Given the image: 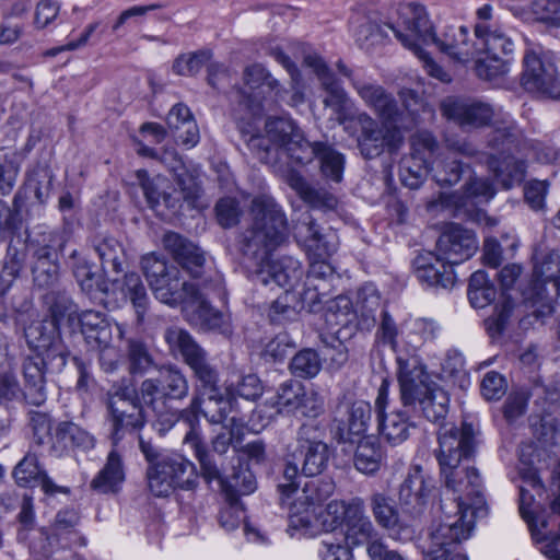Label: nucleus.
Masks as SVG:
<instances>
[{"instance_id":"nucleus-1","label":"nucleus","mask_w":560,"mask_h":560,"mask_svg":"<svg viewBox=\"0 0 560 560\" xmlns=\"http://www.w3.org/2000/svg\"><path fill=\"white\" fill-rule=\"evenodd\" d=\"M249 217L250 224L240 234L237 244L253 280L264 285L273 282L290 291L304 275L301 262L291 256L271 259L289 240L285 212L272 196L261 194L252 199Z\"/></svg>"},{"instance_id":"nucleus-2","label":"nucleus","mask_w":560,"mask_h":560,"mask_svg":"<svg viewBox=\"0 0 560 560\" xmlns=\"http://www.w3.org/2000/svg\"><path fill=\"white\" fill-rule=\"evenodd\" d=\"M439 448L435 456L444 480L445 498L441 500L444 522L458 521L467 524L487 515L483 482L477 468L463 465L477 448L476 430L471 423L462 422L459 428L442 425L438 432Z\"/></svg>"},{"instance_id":"nucleus-3","label":"nucleus","mask_w":560,"mask_h":560,"mask_svg":"<svg viewBox=\"0 0 560 560\" xmlns=\"http://www.w3.org/2000/svg\"><path fill=\"white\" fill-rule=\"evenodd\" d=\"M337 69L348 78L364 105L378 118H373L366 112L353 115L354 125L359 128L357 142L362 155L373 159L385 149L396 151L404 139L399 129L404 113L394 94L375 80L365 78L361 71L348 68L341 60L337 62Z\"/></svg>"},{"instance_id":"nucleus-4","label":"nucleus","mask_w":560,"mask_h":560,"mask_svg":"<svg viewBox=\"0 0 560 560\" xmlns=\"http://www.w3.org/2000/svg\"><path fill=\"white\" fill-rule=\"evenodd\" d=\"M266 137L252 136V153L262 163L277 165L287 159L293 164H308L315 158L322 174L336 183L342 179L345 156L327 142H310L293 119L270 116L266 119Z\"/></svg>"},{"instance_id":"nucleus-5","label":"nucleus","mask_w":560,"mask_h":560,"mask_svg":"<svg viewBox=\"0 0 560 560\" xmlns=\"http://www.w3.org/2000/svg\"><path fill=\"white\" fill-rule=\"evenodd\" d=\"M210 288H202L180 277L176 268L164 281L154 288L155 298L171 306L182 305L186 319L194 326L206 330H214L222 335L232 334L230 316L213 308L208 302Z\"/></svg>"},{"instance_id":"nucleus-6","label":"nucleus","mask_w":560,"mask_h":560,"mask_svg":"<svg viewBox=\"0 0 560 560\" xmlns=\"http://www.w3.org/2000/svg\"><path fill=\"white\" fill-rule=\"evenodd\" d=\"M388 27L405 47L418 48V42H421L424 45L435 44L441 51L457 60L468 56L467 28L446 25L436 34L425 8L420 4L402 5L397 24Z\"/></svg>"},{"instance_id":"nucleus-7","label":"nucleus","mask_w":560,"mask_h":560,"mask_svg":"<svg viewBox=\"0 0 560 560\" xmlns=\"http://www.w3.org/2000/svg\"><path fill=\"white\" fill-rule=\"evenodd\" d=\"M400 401L407 411L438 423L445 419L450 396L441 386L430 380L419 360H411L398 373Z\"/></svg>"},{"instance_id":"nucleus-8","label":"nucleus","mask_w":560,"mask_h":560,"mask_svg":"<svg viewBox=\"0 0 560 560\" xmlns=\"http://www.w3.org/2000/svg\"><path fill=\"white\" fill-rule=\"evenodd\" d=\"M140 393L142 404L154 417V429L164 434L173 428L175 420L167 401L185 399L189 383L179 368L168 364L161 366L154 377L145 378L140 385Z\"/></svg>"},{"instance_id":"nucleus-9","label":"nucleus","mask_w":560,"mask_h":560,"mask_svg":"<svg viewBox=\"0 0 560 560\" xmlns=\"http://www.w3.org/2000/svg\"><path fill=\"white\" fill-rule=\"evenodd\" d=\"M518 137L520 130L509 114L502 115L501 125H497L489 135L488 145L494 153H490L488 164L505 189L521 184L525 178V162L512 155Z\"/></svg>"},{"instance_id":"nucleus-10","label":"nucleus","mask_w":560,"mask_h":560,"mask_svg":"<svg viewBox=\"0 0 560 560\" xmlns=\"http://www.w3.org/2000/svg\"><path fill=\"white\" fill-rule=\"evenodd\" d=\"M107 408L110 413V439L117 445L126 434L143 428L149 411L141 401V393L136 390L131 380L114 384L108 392Z\"/></svg>"},{"instance_id":"nucleus-11","label":"nucleus","mask_w":560,"mask_h":560,"mask_svg":"<svg viewBox=\"0 0 560 560\" xmlns=\"http://www.w3.org/2000/svg\"><path fill=\"white\" fill-rule=\"evenodd\" d=\"M164 340L170 352L173 355L179 354L192 371L196 380V395H215L217 389H221L217 368L209 362L207 352L187 330L177 326L168 327L164 331Z\"/></svg>"},{"instance_id":"nucleus-12","label":"nucleus","mask_w":560,"mask_h":560,"mask_svg":"<svg viewBox=\"0 0 560 560\" xmlns=\"http://www.w3.org/2000/svg\"><path fill=\"white\" fill-rule=\"evenodd\" d=\"M148 487L155 497H167L174 490H195L199 474L194 463L178 453L164 454L147 469Z\"/></svg>"},{"instance_id":"nucleus-13","label":"nucleus","mask_w":560,"mask_h":560,"mask_svg":"<svg viewBox=\"0 0 560 560\" xmlns=\"http://www.w3.org/2000/svg\"><path fill=\"white\" fill-rule=\"evenodd\" d=\"M26 343L35 357L47 360L51 372L59 373L67 364L69 350L61 338L60 328L54 320L31 323L24 331Z\"/></svg>"},{"instance_id":"nucleus-14","label":"nucleus","mask_w":560,"mask_h":560,"mask_svg":"<svg viewBox=\"0 0 560 560\" xmlns=\"http://www.w3.org/2000/svg\"><path fill=\"white\" fill-rule=\"evenodd\" d=\"M330 477H320L306 481L301 494L290 506L289 526L294 529L310 530L317 520V510L335 491Z\"/></svg>"},{"instance_id":"nucleus-15","label":"nucleus","mask_w":560,"mask_h":560,"mask_svg":"<svg viewBox=\"0 0 560 560\" xmlns=\"http://www.w3.org/2000/svg\"><path fill=\"white\" fill-rule=\"evenodd\" d=\"M320 435L318 427L302 424L296 433L295 447L288 454L301 463V472L306 477L320 475L328 465L329 448Z\"/></svg>"},{"instance_id":"nucleus-16","label":"nucleus","mask_w":560,"mask_h":560,"mask_svg":"<svg viewBox=\"0 0 560 560\" xmlns=\"http://www.w3.org/2000/svg\"><path fill=\"white\" fill-rule=\"evenodd\" d=\"M201 406L200 396L195 395L187 408L178 411L170 407V412L175 416L174 424L182 421L188 425L189 430L185 434L184 443L191 447L195 457L199 462L201 477L210 483L212 479L220 477V474L219 466L205 445L198 430Z\"/></svg>"},{"instance_id":"nucleus-17","label":"nucleus","mask_w":560,"mask_h":560,"mask_svg":"<svg viewBox=\"0 0 560 560\" xmlns=\"http://www.w3.org/2000/svg\"><path fill=\"white\" fill-rule=\"evenodd\" d=\"M434 483L419 465L410 467L398 490V502L404 515L420 520L429 505Z\"/></svg>"},{"instance_id":"nucleus-18","label":"nucleus","mask_w":560,"mask_h":560,"mask_svg":"<svg viewBox=\"0 0 560 560\" xmlns=\"http://www.w3.org/2000/svg\"><path fill=\"white\" fill-rule=\"evenodd\" d=\"M442 116L464 130L477 129L492 122L494 107L479 100L448 96L441 102Z\"/></svg>"},{"instance_id":"nucleus-19","label":"nucleus","mask_w":560,"mask_h":560,"mask_svg":"<svg viewBox=\"0 0 560 560\" xmlns=\"http://www.w3.org/2000/svg\"><path fill=\"white\" fill-rule=\"evenodd\" d=\"M472 529L471 521L467 524H458V521H454L434 525L429 535L428 560H468L456 549L462 541L470 537Z\"/></svg>"},{"instance_id":"nucleus-20","label":"nucleus","mask_w":560,"mask_h":560,"mask_svg":"<svg viewBox=\"0 0 560 560\" xmlns=\"http://www.w3.org/2000/svg\"><path fill=\"white\" fill-rule=\"evenodd\" d=\"M478 249V240L474 231L456 223L445 226L436 241L435 252L452 265L462 264L471 258Z\"/></svg>"},{"instance_id":"nucleus-21","label":"nucleus","mask_w":560,"mask_h":560,"mask_svg":"<svg viewBox=\"0 0 560 560\" xmlns=\"http://www.w3.org/2000/svg\"><path fill=\"white\" fill-rule=\"evenodd\" d=\"M295 240L310 258H327L338 247V236L331 229H323L311 215L300 220Z\"/></svg>"},{"instance_id":"nucleus-22","label":"nucleus","mask_w":560,"mask_h":560,"mask_svg":"<svg viewBox=\"0 0 560 560\" xmlns=\"http://www.w3.org/2000/svg\"><path fill=\"white\" fill-rule=\"evenodd\" d=\"M244 80L246 86L250 90L240 93V96L246 98V106L256 115L262 109V100L269 97L272 102H277L281 97L282 88L277 79L259 63H255L245 69Z\"/></svg>"},{"instance_id":"nucleus-23","label":"nucleus","mask_w":560,"mask_h":560,"mask_svg":"<svg viewBox=\"0 0 560 560\" xmlns=\"http://www.w3.org/2000/svg\"><path fill=\"white\" fill-rule=\"evenodd\" d=\"M370 509L376 524L385 529L395 540H411L415 529L400 517L399 511L390 495L384 492H374L370 497Z\"/></svg>"},{"instance_id":"nucleus-24","label":"nucleus","mask_w":560,"mask_h":560,"mask_svg":"<svg viewBox=\"0 0 560 560\" xmlns=\"http://www.w3.org/2000/svg\"><path fill=\"white\" fill-rule=\"evenodd\" d=\"M522 82L528 91L552 98L560 97V79L556 66L541 60L535 52H528L524 57Z\"/></svg>"},{"instance_id":"nucleus-25","label":"nucleus","mask_w":560,"mask_h":560,"mask_svg":"<svg viewBox=\"0 0 560 560\" xmlns=\"http://www.w3.org/2000/svg\"><path fill=\"white\" fill-rule=\"evenodd\" d=\"M560 276V255L556 250L547 253L542 259L536 262L530 284L523 291L526 305L536 311L542 304L540 298L544 290H552V283L557 282Z\"/></svg>"},{"instance_id":"nucleus-26","label":"nucleus","mask_w":560,"mask_h":560,"mask_svg":"<svg viewBox=\"0 0 560 560\" xmlns=\"http://www.w3.org/2000/svg\"><path fill=\"white\" fill-rule=\"evenodd\" d=\"M453 266L438 253L420 255L415 260V272L417 279L429 288L448 289L455 283Z\"/></svg>"},{"instance_id":"nucleus-27","label":"nucleus","mask_w":560,"mask_h":560,"mask_svg":"<svg viewBox=\"0 0 560 560\" xmlns=\"http://www.w3.org/2000/svg\"><path fill=\"white\" fill-rule=\"evenodd\" d=\"M162 242L164 248L194 278L201 276L206 258L198 246L176 232H166Z\"/></svg>"},{"instance_id":"nucleus-28","label":"nucleus","mask_w":560,"mask_h":560,"mask_svg":"<svg viewBox=\"0 0 560 560\" xmlns=\"http://www.w3.org/2000/svg\"><path fill=\"white\" fill-rule=\"evenodd\" d=\"M50 372L47 360L40 357L28 355L22 364L24 378L23 398L33 406H40L47 399L46 373Z\"/></svg>"},{"instance_id":"nucleus-29","label":"nucleus","mask_w":560,"mask_h":560,"mask_svg":"<svg viewBox=\"0 0 560 560\" xmlns=\"http://www.w3.org/2000/svg\"><path fill=\"white\" fill-rule=\"evenodd\" d=\"M95 442L93 434L72 421H59L54 424L51 444L60 455L70 451L89 452L94 448Z\"/></svg>"},{"instance_id":"nucleus-30","label":"nucleus","mask_w":560,"mask_h":560,"mask_svg":"<svg viewBox=\"0 0 560 560\" xmlns=\"http://www.w3.org/2000/svg\"><path fill=\"white\" fill-rule=\"evenodd\" d=\"M322 85L327 93L323 101L324 105L332 109L338 124L343 126L345 131L352 133V129H354L355 125L353 115H350L349 112L352 106V101L348 93L334 75L324 77Z\"/></svg>"},{"instance_id":"nucleus-31","label":"nucleus","mask_w":560,"mask_h":560,"mask_svg":"<svg viewBox=\"0 0 560 560\" xmlns=\"http://www.w3.org/2000/svg\"><path fill=\"white\" fill-rule=\"evenodd\" d=\"M67 240L63 233L55 230H44L28 235L23 247L31 253L33 261L58 260L59 253L66 246Z\"/></svg>"},{"instance_id":"nucleus-32","label":"nucleus","mask_w":560,"mask_h":560,"mask_svg":"<svg viewBox=\"0 0 560 560\" xmlns=\"http://www.w3.org/2000/svg\"><path fill=\"white\" fill-rule=\"evenodd\" d=\"M162 163L175 175V183L179 189L183 200L190 207H198L201 197V187L197 176L188 171L178 155L173 151H165Z\"/></svg>"},{"instance_id":"nucleus-33","label":"nucleus","mask_w":560,"mask_h":560,"mask_svg":"<svg viewBox=\"0 0 560 560\" xmlns=\"http://www.w3.org/2000/svg\"><path fill=\"white\" fill-rule=\"evenodd\" d=\"M343 528L345 539L350 541L352 545L366 544L369 546L374 539H380L378 533L372 521L365 514V506L362 498L350 506Z\"/></svg>"},{"instance_id":"nucleus-34","label":"nucleus","mask_w":560,"mask_h":560,"mask_svg":"<svg viewBox=\"0 0 560 560\" xmlns=\"http://www.w3.org/2000/svg\"><path fill=\"white\" fill-rule=\"evenodd\" d=\"M415 415L402 406L377 419L380 435L390 445H399L410 436L416 428Z\"/></svg>"},{"instance_id":"nucleus-35","label":"nucleus","mask_w":560,"mask_h":560,"mask_svg":"<svg viewBox=\"0 0 560 560\" xmlns=\"http://www.w3.org/2000/svg\"><path fill=\"white\" fill-rule=\"evenodd\" d=\"M382 305L381 294L376 285L366 282L357 291L354 313L360 330L370 331L376 324V314Z\"/></svg>"},{"instance_id":"nucleus-36","label":"nucleus","mask_w":560,"mask_h":560,"mask_svg":"<svg viewBox=\"0 0 560 560\" xmlns=\"http://www.w3.org/2000/svg\"><path fill=\"white\" fill-rule=\"evenodd\" d=\"M79 322L81 332L90 348L110 345L113 328L104 313L93 310L83 311L79 315Z\"/></svg>"},{"instance_id":"nucleus-37","label":"nucleus","mask_w":560,"mask_h":560,"mask_svg":"<svg viewBox=\"0 0 560 560\" xmlns=\"http://www.w3.org/2000/svg\"><path fill=\"white\" fill-rule=\"evenodd\" d=\"M439 325L427 318H411L401 325V340L405 342V358L417 357V350L425 342L436 338Z\"/></svg>"},{"instance_id":"nucleus-38","label":"nucleus","mask_w":560,"mask_h":560,"mask_svg":"<svg viewBox=\"0 0 560 560\" xmlns=\"http://www.w3.org/2000/svg\"><path fill=\"white\" fill-rule=\"evenodd\" d=\"M124 481V462L121 455L114 448L108 453L104 467L92 479L90 487L98 493H117Z\"/></svg>"},{"instance_id":"nucleus-39","label":"nucleus","mask_w":560,"mask_h":560,"mask_svg":"<svg viewBox=\"0 0 560 560\" xmlns=\"http://www.w3.org/2000/svg\"><path fill=\"white\" fill-rule=\"evenodd\" d=\"M348 423L339 425L335 433V439L339 443H354L357 438L363 435L370 425L372 417V407L368 401H354L348 411Z\"/></svg>"},{"instance_id":"nucleus-40","label":"nucleus","mask_w":560,"mask_h":560,"mask_svg":"<svg viewBox=\"0 0 560 560\" xmlns=\"http://www.w3.org/2000/svg\"><path fill=\"white\" fill-rule=\"evenodd\" d=\"M288 184L304 202L314 209L329 211L338 205V200L332 194L326 189L313 187L298 172H291L288 175Z\"/></svg>"},{"instance_id":"nucleus-41","label":"nucleus","mask_w":560,"mask_h":560,"mask_svg":"<svg viewBox=\"0 0 560 560\" xmlns=\"http://www.w3.org/2000/svg\"><path fill=\"white\" fill-rule=\"evenodd\" d=\"M219 474L220 477L214 480L220 481L225 500H240L242 495L252 494L257 488L256 478L247 466L233 467V471L229 476H223L219 468ZM212 481L213 479L210 482Z\"/></svg>"},{"instance_id":"nucleus-42","label":"nucleus","mask_w":560,"mask_h":560,"mask_svg":"<svg viewBox=\"0 0 560 560\" xmlns=\"http://www.w3.org/2000/svg\"><path fill=\"white\" fill-rule=\"evenodd\" d=\"M91 245L97 254L105 273H120L124 270L126 253L118 240L110 236L96 235L92 238Z\"/></svg>"},{"instance_id":"nucleus-43","label":"nucleus","mask_w":560,"mask_h":560,"mask_svg":"<svg viewBox=\"0 0 560 560\" xmlns=\"http://www.w3.org/2000/svg\"><path fill=\"white\" fill-rule=\"evenodd\" d=\"M376 338L382 345L388 346L390 350L395 352L398 373L402 372V368L406 363L411 360H419L418 357L405 358L404 351L406 348L405 342L401 340V327L398 328L394 318L385 310L381 311V323L376 332Z\"/></svg>"},{"instance_id":"nucleus-44","label":"nucleus","mask_w":560,"mask_h":560,"mask_svg":"<svg viewBox=\"0 0 560 560\" xmlns=\"http://www.w3.org/2000/svg\"><path fill=\"white\" fill-rule=\"evenodd\" d=\"M114 284L120 290L122 296L131 302L137 315V322L142 324L148 313L150 301L141 277L137 272H128L121 281H115Z\"/></svg>"},{"instance_id":"nucleus-45","label":"nucleus","mask_w":560,"mask_h":560,"mask_svg":"<svg viewBox=\"0 0 560 560\" xmlns=\"http://www.w3.org/2000/svg\"><path fill=\"white\" fill-rule=\"evenodd\" d=\"M475 35L485 54L511 56L514 51V43L499 27L478 23Z\"/></svg>"},{"instance_id":"nucleus-46","label":"nucleus","mask_w":560,"mask_h":560,"mask_svg":"<svg viewBox=\"0 0 560 560\" xmlns=\"http://www.w3.org/2000/svg\"><path fill=\"white\" fill-rule=\"evenodd\" d=\"M384 459L383 447L376 438L365 436L359 440L354 454V466L359 471L373 475L380 469Z\"/></svg>"},{"instance_id":"nucleus-47","label":"nucleus","mask_w":560,"mask_h":560,"mask_svg":"<svg viewBox=\"0 0 560 560\" xmlns=\"http://www.w3.org/2000/svg\"><path fill=\"white\" fill-rule=\"evenodd\" d=\"M26 254L23 247L10 242L0 269V300L9 292L25 266Z\"/></svg>"},{"instance_id":"nucleus-48","label":"nucleus","mask_w":560,"mask_h":560,"mask_svg":"<svg viewBox=\"0 0 560 560\" xmlns=\"http://www.w3.org/2000/svg\"><path fill=\"white\" fill-rule=\"evenodd\" d=\"M303 385L298 381L282 383L275 396L266 400V405L275 409L273 415L296 413L300 406V397H303Z\"/></svg>"},{"instance_id":"nucleus-49","label":"nucleus","mask_w":560,"mask_h":560,"mask_svg":"<svg viewBox=\"0 0 560 560\" xmlns=\"http://www.w3.org/2000/svg\"><path fill=\"white\" fill-rule=\"evenodd\" d=\"M136 176L150 208L154 209L161 205V202H163L167 208H176L179 199L173 197L172 194L162 190L165 185L164 178L160 176L156 178H150L145 170H138L136 172Z\"/></svg>"},{"instance_id":"nucleus-50","label":"nucleus","mask_w":560,"mask_h":560,"mask_svg":"<svg viewBox=\"0 0 560 560\" xmlns=\"http://www.w3.org/2000/svg\"><path fill=\"white\" fill-rule=\"evenodd\" d=\"M54 174L48 165L37 164L27 173L25 192L33 194L36 202L46 205L52 189Z\"/></svg>"},{"instance_id":"nucleus-51","label":"nucleus","mask_w":560,"mask_h":560,"mask_svg":"<svg viewBox=\"0 0 560 560\" xmlns=\"http://www.w3.org/2000/svg\"><path fill=\"white\" fill-rule=\"evenodd\" d=\"M201 415L214 424L223 423L234 409L233 400L228 396L224 397L221 389H217L213 394H201Z\"/></svg>"},{"instance_id":"nucleus-52","label":"nucleus","mask_w":560,"mask_h":560,"mask_svg":"<svg viewBox=\"0 0 560 560\" xmlns=\"http://www.w3.org/2000/svg\"><path fill=\"white\" fill-rule=\"evenodd\" d=\"M430 170L427 158L411 155L402 162L399 176L406 187L417 189L422 185Z\"/></svg>"},{"instance_id":"nucleus-53","label":"nucleus","mask_w":560,"mask_h":560,"mask_svg":"<svg viewBox=\"0 0 560 560\" xmlns=\"http://www.w3.org/2000/svg\"><path fill=\"white\" fill-rule=\"evenodd\" d=\"M44 469L38 463L35 454H26L13 469V478L19 487L34 488L38 486V480Z\"/></svg>"},{"instance_id":"nucleus-54","label":"nucleus","mask_w":560,"mask_h":560,"mask_svg":"<svg viewBox=\"0 0 560 560\" xmlns=\"http://www.w3.org/2000/svg\"><path fill=\"white\" fill-rule=\"evenodd\" d=\"M127 358L131 374H143L154 366V359L148 346L140 339H129Z\"/></svg>"},{"instance_id":"nucleus-55","label":"nucleus","mask_w":560,"mask_h":560,"mask_svg":"<svg viewBox=\"0 0 560 560\" xmlns=\"http://www.w3.org/2000/svg\"><path fill=\"white\" fill-rule=\"evenodd\" d=\"M172 268L167 265L165 257L156 253H149L141 259V269L152 291L164 281Z\"/></svg>"},{"instance_id":"nucleus-56","label":"nucleus","mask_w":560,"mask_h":560,"mask_svg":"<svg viewBox=\"0 0 560 560\" xmlns=\"http://www.w3.org/2000/svg\"><path fill=\"white\" fill-rule=\"evenodd\" d=\"M322 369V360L313 349L299 351L291 360L290 370L293 375L302 378L316 376Z\"/></svg>"},{"instance_id":"nucleus-57","label":"nucleus","mask_w":560,"mask_h":560,"mask_svg":"<svg viewBox=\"0 0 560 560\" xmlns=\"http://www.w3.org/2000/svg\"><path fill=\"white\" fill-rule=\"evenodd\" d=\"M69 264L73 270V275L79 282L81 289L89 294L93 293L94 285H97V289L102 293H106L105 288H102L96 279L95 273L92 271L91 266L80 257V254L77 250H73L69 257Z\"/></svg>"},{"instance_id":"nucleus-58","label":"nucleus","mask_w":560,"mask_h":560,"mask_svg":"<svg viewBox=\"0 0 560 560\" xmlns=\"http://www.w3.org/2000/svg\"><path fill=\"white\" fill-rule=\"evenodd\" d=\"M485 58L477 60L475 70L479 78L492 80L509 71L511 56L485 54Z\"/></svg>"},{"instance_id":"nucleus-59","label":"nucleus","mask_w":560,"mask_h":560,"mask_svg":"<svg viewBox=\"0 0 560 560\" xmlns=\"http://www.w3.org/2000/svg\"><path fill=\"white\" fill-rule=\"evenodd\" d=\"M361 498L354 497L349 501L332 500L325 509L326 517L323 520L322 525L326 532H332L338 527H343L348 518L349 509L352 504L360 501Z\"/></svg>"},{"instance_id":"nucleus-60","label":"nucleus","mask_w":560,"mask_h":560,"mask_svg":"<svg viewBox=\"0 0 560 560\" xmlns=\"http://www.w3.org/2000/svg\"><path fill=\"white\" fill-rule=\"evenodd\" d=\"M20 172V158L15 151L0 154V195L10 194Z\"/></svg>"},{"instance_id":"nucleus-61","label":"nucleus","mask_w":560,"mask_h":560,"mask_svg":"<svg viewBox=\"0 0 560 560\" xmlns=\"http://www.w3.org/2000/svg\"><path fill=\"white\" fill-rule=\"evenodd\" d=\"M262 390L261 382L255 374L244 375L236 384L232 383L226 387L228 395L233 401L235 397L254 401L261 396Z\"/></svg>"},{"instance_id":"nucleus-62","label":"nucleus","mask_w":560,"mask_h":560,"mask_svg":"<svg viewBox=\"0 0 560 560\" xmlns=\"http://www.w3.org/2000/svg\"><path fill=\"white\" fill-rule=\"evenodd\" d=\"M34 284L40 289L54 288L59 280L58 260L33 261L32 266Z\"/></svg>"},{"instance_id":"nucleus-63","label":"nucleus","mask_w":560,"mask_h":560,"mask_svg":"<svg viewBox=\"0 0 560 560\" xmlns=\"http://www.w3.org/2000/svg\"><path fill=\"white\" fill-rule=\"evenodd\" d=\"M218 223L223 229H230L238 224L242 217L240 202L232 197H223L214 207Z\"/></svg>"},{"instance_id":"nucleus-64","label":"nucleus","mask_w":560,"mask_h":560,"mask_svg":"<svg viewBox=\"0 0 560 560\" xmlns=\"http://www.w3.org/2000/svg\"><path fill=\"white\" fill-rule=\"evenodd\" d=\"M294 295L285 291L277 300H275L269 307L268 317L273 324H284L293 320L298 316V310L292 302Z\"/></svg>"}]
</instances>
